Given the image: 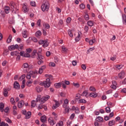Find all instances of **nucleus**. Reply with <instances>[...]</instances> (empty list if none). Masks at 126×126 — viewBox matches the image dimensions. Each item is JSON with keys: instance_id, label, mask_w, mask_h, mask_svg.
<instances>
[{"instance_id": "35", "label": "nucleus", "mask_w": 126, "mask_h": 126, "mask_svg": "<svg viewBox=\"0 0 126 126\" xmlns=\"http://www.w3.org/2000/svg\"><path fill=\"white\" fill-rule=\"evenodd\" d=\"M19 53L17 51H14L12 52H11V56H18V54Z\"/></svg>"}, {"instance_id": "2", "label": "nucleus", "mask_w": 126, "mask_h": 126, "mask_svg": "<svg viewBox=\"0 0 126 126\" xmlns=\"http://www.w3.org/2000/svg\"><path fill=\"white\" fill-rule=\"evenodd\" d=\"M50 8V3L48 1H44L41 5L42 11H48Z\"/></svg>"}, {"instance_id": "20", "label": "nucleus", "mask_w": 126, "mask_h": 126, "mask_svg": "<svg viewBox=\"0 0 126 126\" xmlns=\"http://www.w3.org/2000/svg\"><path fill=\"white\" fill-rule=\"evenodd\" d=\"M31 118V112L28 111L25 115V119H30Z\"/></svg>"}, {"instance_id": "9", "label": "nucleus", "mask_w": 126, "mask_h": 126, "mask_svg": "<svg viewBox=\"0 0 126 126\" xmlns=\"http://www.w3.org/2000/svg\"><path fill=\"white\" fill-rule=\"evenodd\" d=\"M3 9L6 14H8V13H9V11H10V7H9L8 6H5Z\"/></svg>"}, {"instance_id": "28", "label": "nucleus", "mask_w": 126, "mask_h": 126, "mask_svg": "<svg viewBox=\"0 0 126 126\" xmlns=\"http://www.w3.org/2000/svg\"><path fill=\"white\" fill-rule=\"evenodd\" d=\"M62 53H63L64 54L66 53V52H67V48H66L64 46H62Z\"/></svg>"}, {"instance_id": "36", "label": "nucleus", "mask_w": 126, "mask_h": 126, "mask_svg": "<svg viewBox=\"0 0 126 126\" xmlns=\"http://www.w3.org/2000/svg\"><path fill=\"white\" fill-rule=\"evenodd\" d=\"M53 116H54V119L55 121H58V114H56L55 112L52 113Z\"/></svg>"}, {"instance_id": "45", "label": "nucleus", "mask_w": 126, "mask_h": 126, "mask_svg": "<svg viewBox=\"0 0 126 126\" xmlns=\"http://www.w3.org/2000/svg\"><path fill=\"white\" fill-rule=\"evenodd\" d=\"M90 91H92L93 92H95L96 89H95V87L91 86L90 87Z\"/></svg>"}, {"instance_id": "60", "label": "nucleus", "mask_w": 126, "mask_h": 126, "mask_svg": "<svg viewBox=\"0 0 126 126\" xmlns=\"http://www.w3.org/2000/svg\"><path fill=\"white\" fill-rule=\"evenodd\" d=\"M49 66H52V67H55L56 66V64L54 63H49Z\"/></svg>"}, {"instance_id": "44", "label": "nucleus", "mask_w": 126, "mask_h": 126, "mask_svg": "<svg viewBox=\"0 0 126 126\" xmlns=\"http://www.w3.org/2000/svg\"><path fill=\"white\" fill-rule=\"evenodd\" d=\"M105 111L107 113H111V108L110 107L107 106L105 108Z\"/></svg>"}, {"instance_id": "46", "label": "nucleus", "mask_w": 126, "mask_h": 126, "mask_svg": "<svg viewBox=\"0 0 126 126\" xmlns=\"http://www.w3.org/2000/svg\"><path fill=\"white\" fill-rule=\"evenodd\" d=\"M36 106V104L35 103V100H33L32 101L31 107L34 108Z\"/></svg>"}, {"instance_id": "29", "label": "nucleus", "mask_w": 126, "mask_h": 126, "mask_svg": "<svg viewBox=\"0 0 126 126\" xmlns=\"http://www.w3.org/2000/svg\"><path fill=\"white\" fill-rule=\"evenodd\" d=\"M54 86L56 88H61L62 86V83H56L54 84Z\"/></svg>"}, {"instance_id": "7", "label": "nucleus", "mask_w": 126, "mask_h": 126, "mask_svg": "<svg viewBox=\"0 0 126 126\" xmlns=\"http://www.w3.org/2000/svg\"><path fill=\"white\" fill-rule=\"evenodd\" d=\"M48 123H49L50 126H54V125H56V121H54L53 117H50L48 119Z\"/></svg>"}, {"instance_id": "49", "label": "nucleus", "mask_w": 126, "mask_h": 126, "mask_svg": "<svg viewBox=\"0 0 126 126\" xmlns=\"http://www.w3.org/2000/svg\"><path fill=\"white\" fill-rule=\"evenodd\" d=\"M84 18H85V20H86V21H88V20L89 19V15H88V14H86L84 16Z\"/></svg>"}, {"instance_id": "41", "label": "nucleus", "mask_w": 126, "mask_h": 126, "mask_svg": "<svg viewBox=\"0 0 126 126\" xmlns=\"http://www.w3.org/2000/svg\"><path fill=\"white\" fill-rule=\"evenodd\" d=\"M56 126H63V122L62 121H59V123L56 124Z\"/></svg>"}, {"instance_id": "51", "label": "nucleus", "mask_w": 126, "mask_h": 126, "mask_svg": "<svg viewBox=\"0 0 126 126\" xmlns=\"http://www.w3.org/2000/svg\"><path fill=\"white\" fill-rule=\"evenodd\" d=\"M66 23L69 24L70 23V22H71V18L70 17H68L66 19Z\"/></svg>"}, {"instance_id": "57", "label": "nucleus", "mask_w": 126, "mask_h": 126, "mask_svg": "<svg viewBox=\"0 0 126 126\" xmlns=\"http://www.w3.org/2000/svg\"><path fill=\"white\" fill-rule=\"evenodd\" d=\"M122 18L123 19V21L124 22H125V23L126 24V15H122Z\"/></svg>"}, {"instance_id": "40", "label": "nucleus", "mask_w": 126, "mask_h": 126, "mask_svg": "<svg viewBox=\"0 0 126 126\" xmlns=\"http://www.w3.org/2000/svg\"><path fill=\"white\" fill-rule=\"evenodd\" d=\"M80 40V33H78L77 36L75 38L76 42H78Z\"/></svg>"}, {"instance_id": "48", "label": "nucleus", "mask_w": 126, "mask_h": 126, "mask_svg": "<svg viewBox=\"0 0 126 126\" xmlns=\"http://www.w3.org/2000/svg\"><path fill=\"white\" fill-rule=\"evenodd\" d=\"M54 60H55V63H59V62H60V59L56 57L54 58Z\"/></svg>"}, {"instance_id": "43", "label": "nucleus", "mask_w": 126, "mask_h": 126, "mask_svg": "<svg viewBox=\"0 0 126 126\" xmlns=\"http://www.w3.org/2000/svg\"><path fill=\"white\" fill-rule=\"evenodd\" d=\"M68 34L70 37L72 38L73 37V34H72V32H71V30H68Z\"/></svg>"}, {"instance_id": "14", "label": "nucleus", "mask_w": 126, "mask_h": 126, "mask_svg": "<svg viewBox=\"0 0 126 126\" xmlns=\"http://www.w3.org/2000/svg\"><path fill=\"white\" fill-rule=\"evenodd\" d=\"M49 99H50V96L48 95H47L45 96H43L41 98V101L44 103V102H46V101L49 100Z\"/></svg>"}, {"instance_id": "30", "label": "nucleus", "mask_w": 126, "mask_h": 126, "mask_svg": "<svg viewBox=\"0 0 126 126\" xmlns=\"http://www.w3.org/2000/svg\"><path fill=\"white\" fill-rule=\"evenodd\" d=\"M12 39V35L11 34H10L9 36V37L7 39V44H9L11 42Z\"/></svg>"}, {"instance_id": "23", "label": "nucleus", "mask_w": 126, "mask_h": 126, "mask_svg": "<svg viewBox=\"0 0 126 126\" xmlns=\"http://www.w3.org/2000/svg\"><path fill=\"white\" fill-rule=\"evenodd\" d=\"M43 26L45 28V29H50V25L47 23H44L43 24Z\"/></svg>"}, {"instance_id": "5", "label": "nucleus", "mask_w": 126, "mask_h": 126, "mask_svg": "<svg viewBox=\"0 0 126 126\" xmlns=\"http://www.w3.org/2000/svg\"><path fill=\"white\" fill-rule=\"evenodd\" d=\"M23 72L28 73L29 71V65L28 63H25L23 64Z\"/></svg>"}, {"instance_id": "11", "label": "nucleus", "mask_w": 126, "mask_h": 126, "mask_svg": "<svg viewBox=\"0 0 126 126\" xmlns=\"http://www.w3.org/2000/svg\"><path fill=\"white\" fill-rule=\"evenodd\" d=\"M15 49H18V44L11 45L9 47V50L10 51H13V50H15Z\"/></svg>"}, {"instance_id": "18", "label": "nucleus", "mask_w": 126, "mask_h": 126, "mask_svg": "<svg viewBox=\"0 0 126 126\" xmlns=\"http://www.w3.org/2000/svg\"><path fill=\"white\" fill-rule=\"evenodd\" d=\"M3 108H4V103H3V102H0V111L2 113V112H3V111H4V109H3Z\"/></svg>"}, {"instance_id": "1", "label": "nucleus", "mask_w": 126, "mask_h": 126, "mask_svg": "<svg viewBox=\"0 0 126 126\" xmlns=\"http://www.w3.org/2000/svg\"><path fill=\"white\" fill-rule=\"evenodd\" d=\"M45 77H47L46 81H44L40 83L41 85H42L45 88H49L51 86V80H53V76L51 75H45Z\"/></svg>"}, {"instance_id": "26", "label": "nucleus", "mask_w": 126, "mask_h": 126, "mask_svg": "<svg viewBox=\"0 0 126 126\" xmlns=\"http://www.w3.org/2000/svg\"><path fill=\"white\" fill-rule=\"evenodd\" d=\"M87 95H88V92H87V91H84L81 94V96H82L83 97H87Z\"/></svg>"}, {"instance_id": "39", "label": "nucleus", "mask_w": 126, "mask_h": 126, "mask_svg": "<svg viewBox=\"0 0 126 126\" xmlns=\"http://www.w3.org/2000/svg\"><path fill=\"white\" fill-rule=\"evenodd\" d=\"M64 108V113L66 114V113H69V107L66 106V107H63Z\"/></svg>"}, {"instance_id": "58", "label": "nucleus", "mask_w": 126, "mask_h": 126, "mask_svg": "<svg viewBox=\"0 0 126 126\" xmlns=\"http://www.w3.org/2000/svg\"><path fill=\"white\" fill-rule=\"evenodd\" d=\"M80 7L81 9H84V8H85V5L84 4L82 3L80 5Z\"/></svg>"}, {"instance_id": "47", "label": "nucleus", "mask_w": 126, "mask_h": 126, "mask_svg": "<svg viewBox=\"0 0 126 126\" xmlns=\"http://www.w3.org/2000/svg\"><path fill=\"white\" fill-rule=\"evenodd\" d=\"M5 121H6V122L8 124H11V123H12V121H11V120L8 118H6Z\"/></svg>"}, {"instance_id": "33", "label": "nucleus", "mask_w": 126, "mask_h": 126, "mask_svg": "<svg viewBox=\"0 0 126 126\" xmlns=\"http://www.w3.org/2000/svg\"><path fill=\"white\" fill-rule=\"evenodd\" d=\"M41 35H42V32H41V31H37L35 32L36 37H39V36H41Z\"/></svg>"}, {"instance_id": "6", "label": "nucleus", "mask_w": 126, "mask_h": 126, "mask_svg": "<svg viewBox=\"0 0 126 126\" xmlns=\"http://www.w3.org/2000/svg\"><path fill=\"white\" fill-rule=\"evenodd\" d=\"M54 102H55V105L52 106V108L53 110H56L57 108L60 106V103H59V101L56 100V99L54 100Z\"/></svg>"}, {"instance_id": "8", "label": "nucleus", "mask_w": 126, "mask_h": 126, "mask_svg": "<svg viewBox=\"0 0 126 126\" xmlns=\"http://www.w3.org/2000/svg\"><path fill=\"white\" fill-rule=\"evenodd\" d=\"M118 76L120 79H123L126 76V73L124 71H122L120 73L118 74Z\"/></svg>"}, {"instance_id": "37", "label": "nucleus", "mask_w": 126, "mask_h": 126, "mask_svg": "<svg viewBox=\"0 0 126 126\" xmlns=\"http://www.w3.org/2000/svg\"><path fill=\"white\" fill-rule=\"evenodd\" d=\"M25 77H26V75L25 74L22 75L19 79V81H22V80H23Z\"/></svg>"}, {"instance_id": "25", "label": "nucleus", "mask_w": 126, "mask_h": 126, "mask_svg": "<svg viewBox=\"0 0 126 126\" xmlns=\"http://www.w3.org/2000/svg\"><path fill=\"white\" fill-rule=\"evenodd\" d=\"M115 124H116V121L115 120H111L109 122L108 126H114V125H115Z\"/></svg>"}, {"instance_id": "24", "label": "nucleus", "mask_w": 126, "mask_h": 126, "mask_svg": "<svg viewBox=\"0 0 126 126\" xmlns=\"http://www.w3.org/2000/svg\"><path fill=\"white\" fill-rule=\"evenodd\" d=\"M95 42H96V39H95V38L91 39L89 41V45H90L91 46H92V45H93V44H94V43H95Z\"/></svg>"}, {"instance_id": "34", "label": "nucleus", "mask_w": 126, "mask_h": 126, "mask_svg": "<svg viewBox=\"0 0 126 126\" xmlns=\"http://www.w3.org/2000/svg\"><path fill=\"white\" fill-rule=\"evenodd\" d=\"M10 102L11 104H12V105H15V104H16L15 100H14V98H13V97H11L10 99Z\"/></svg>"}, {"instance_id": "53", "label": "nucleus", "mask_w": 126, "mask_h": 126, "mask_svg": "<svg viewBox=\"0 0 126 126\" xmlns=\"http://www.w3.org/2000/svg\"><path fill=\"white\" fill-rule=\"evenodd\" d=\"M32 83H33V82L32 81L29 80V81H28L27 82L26 84H27V85L28 86L30 87L31 86L30 85V84H32Z\"/></svg>"}, {"instance_id": "55", "label": "nucleus", "mask_w": 126, "mask_h": 126, "mask_svg": "<svg viewBox=\"0 0 126 126\" xmlns=\"http://www.w3.org/2000/svg\"><path fill=\"white\" fill-rule=\"evenodd\" d=\"M24 57L25 58H30V54L28 53H25Z\"/></svg>"}, {"instance_id": "3", "label": "nucleus", "mask_w": 126, "mask_h": 126, "mask_svg": "<svg viewBox=\"0 0 126 126\" xmlns=\"http://www.w3.org/2000/svg\"><path fill=\"white\" fill-rule=\"evenodd\" d=\"M10 6H11L12 12H14V13H16V11L18 10V8H17V6L15 4L13 1H11L9 4Z\"/></svg>"}, {"instance_id": "62", "label": "nucleus", "mask_w": 126, "mask_h": 126, "mask_svg": "<svg viewBox=\"0 0 126 126\" xmlns=\"http://www.w3.org/2000/svg\"><path fill=\"white\" fill-rule=\"evenodd\" d=\"M26 52H27V53H28V54H30V53L32 52V49H31V48L27 49L26 50Z\"/></svg>"}, {"instance_id": "61", "label": "nucleus", "mask_w": 126, "mask_h": 126, "mask_svg": "<svg viewBox=\"0 0 126 126\" xmlns=\"http://www.w3.org/2000/svg\"><path fill=\"white\" fill-rule=\"evenodd\" d=\"M116 68H118V69H121V68H123V65H117Z\"/></svg>"}, {"instance_id": "12", "label": "nucleus", "mask_w": 126, "mask_h": 126, "mask_svg": "<svg viewBox=\"0 0 126 126\" xmlns=\"http://www.w3.org/2000/svg\"><path fill=\"white\" fill-rule=\"evenodd\" d=\"M29 72L31 75V77H32V78H35V77L37 76V73L36 72L30 71Z\"/></svg>"}, {"instance_id": "10", "label": "nucleus", "mask_w": 126, "mask_h": 126, "mask_svg": "<svg viewBox=\"0 0 126 126\" xmlns=\"http://www.w3.org/2000/svg\"><path fill=\"white\" fill-rule=\"evenodd\" d=\"M68 104H69V101H68V99H65L64 100V102L63 104V108H66V107H68Z\"/></svg>"}, {"instance_id": "17", "label": "nucleus", "mask_w": 126, "mask_h": 126, "mask_svg": "<svg viewBox=\"0 0 126 126\" xmlns=\"http://www.w3.org/2000/svg\"><path fill=\"white\" fill-rule=\"evenodd\" d=\"M14 88L15 89H19L20 88V86L19 85V83L17 82H15L14 83Z\"/></svg>"}, {"instance_id": "56", "label": "nucleus", "mask_w": 126, "mask_h": 126, "mask_svg": "<svg viewBox=\"0 0 126 126\" xmlns=\"http://www.w3.org/2000/svg\"><path fill=\"white\" fill-rule=\"evenodd\" d=\"M43 108H44V105L39 104L37 107V109L38 110H41V109H43Z\"/></svg>"}, {"instance_id": "4", "label": "nucleus", "mask_w": 126, "mask_h": 126, "mask_svg": "<svg viewBox=\"0 0 126 126\" xmlns=\"http://www.w3.org/2000/svg\"><path fill=\"white\" fill-rule=\"evenodd\" d=\"M45 59V57L44 56L40 55V53H37V60H38L37 62L38 64H42L43 63H44V61H43V60Z\"/></svg>"}, {"instance_id": "31", "label": "nucleus", "mask_w": 126, "mask_h": 126, "mask_svg": "<svg viewBox=\"0 0 126 126\" xmlns=\"http://www.w3.org/2000/svg\"><path fill=\"white\" fill-rule=\"evenodd\" d=\"M36 90L37 92H38V93H39V92H41V91H43V88L37 86L36 87Z\"/></svg>"}, {"instance_id": "38", "label": "nucleus", "mask_w": 126, "mask_h": 126, "mask_svg": "<svg viewBox=\"0 0 126 126\" xmlns=\"http://www.w3.org/2000/svg\"><path fill=\"white\" fill-rule=\"evenodd\" d=\"M86 100L84 99H80L79 101H78V103H82L83 104H85V103H86Z\"/></svg>"}, {"instance_id": "27", "label": "nucleus", "mask_w": 126, "mask_h": 126, "mask_svg": "<svg viewBox=\"0 0 126 126\" xmlns=\"http://www.w3.org/2000/svg\"><path fill=\"white\" fill-rule=\"evenodd\" d=\"M22 36L24 38L27 37V31L26 30H25L22 32Z\"/></svg>"}, {"instance_id": "50", "label": "nucleus", "mask_w": 126, "mask_h": 126, "mask_svg": "<svg viewBox=\"0 0 126 126\" xmlns=\"http://www.w3.org/2000/svg\"><path fill=\"white\" fill-rule=\"evenodd\" d=\"M31 5H32V6H36V2L34 1H31Z\"/></svg>"}, {"instance_id": "63", "label": "nucleus", "mask_w": 126, "mask_h": 126, "mask_svg": "<svg viewBox=\"0 0 126 126\" xmlns=\"http://www.w3.org/2000/svg\"><path fill=\"white\" fill-rule=\"evenodd\" d=\"M26 77H27V79H31V75H30V72L27 75Z\"/></svg>"}, {"instance_id": "52", "label": "nucleus", "mask_w": 126, "mask_h": 126, "mask_svg": "<svg viewBox=\"0 0 126 126\" xmlns=\"http://www.w3.org/2000/svg\"><path fill=\"white\" fill-rule=\"evenodd\" d=\"M73 85L74 86H75V87H76V88H79L80 85H79V84L78 83H73Z\"/></svg>"}, {"instance_id": "32", "label": "nucleus", "mask_w": 126, "mask_h": 126, "mask_svg": "<svg viewBox=\"0 0 126 126\" xmlns=\"http://www.w3.org/2000/svg\"><path fill=\"white\" fill-rule=\"evenodd\" d=\"M95 121L96 122H103V118H102L100 116H98L96 119H95Z\"/></svg>"}, {"instance_id": "22", "label": "nucleus", "mask_w": 126, "mask_h": 126, "mask_svg": "<svg viewBox=\"0 0 126 126\" xmlns=\"http://www.w3.org/2000/svg\"><path fill=\"white\" fill-rule=\"evenodd\" d=\"M87 25L90 27H92L94 25V22L93 21L89 20L87 22Z\"/></svg>"}, {"instance_id": "19", "label": "nucleus", "mask_w": 126, "mask_h": 126, "mask_svg": "<svg viewBox=\"0 0 126 126\" xmlns=\"http://www.w3.org/2000/svg\"><path fill=\"white\" fill-rule=\"evenodd\" d=\"M8 92H7V89H3V94L4 97H7L8 96Z\"/></svg>"}, {"instance_id": "15", "label": "nucleus", "mask_w": 126, "mask_h": 126, "mask_svg": "<svg viewBox=\"0 0 126 126\" xmlns=\"http://www.w3.org/2000/svg\"><path fill=\"white\" fill-rule=\"evenodd\" d=\"M40 121L41 123H46V121H47L46 115H43L41 116L40 118Z\"/></svg>"}, {"instance_id": "54", "label": "nucleus", "mask_w": 126, "mask_h": 126, "mask_svg": "<svg viewBox=\"0 0 126 126\" xmlns=\"http://www.w3.org/2000/svg\"><path fill=\"white\" fill-rule=\"evenodd\" d=\"M107 105L108 106V107H110V108H112L113 107V103L111 102H108L107 103Z\"/></svg>"}, {"instance_id": "13", "label": "nucleus", "mask_w": 126, "mask_h": 126, "mask_svg": "<svg viewBox=\"0 0 126 126\" xmlns=\"http://www.w3.org/2000/svg\"><path fill=\"white\" fill-rule=\"evenodd\" d=\"M24 106V101L21 100L19 101L18 103V107L19 108V109H21Z\"/></svg>"}, {"instance_id": "21", "label": "nucleus", "mask_w": 126, "mask_h": 126, "mask_svg": "<svg viewBox=\"0 0 126 126\" xmlns=\"http://www.w3.org/2000/svg\"><path fill=\"white\" fill-rule=\"evenodd\" d=\"M48 46H49V42H48V40H44L43 42V44L42 45L43 48H47V47H48Z\"/></svg>"}, {"instance_id": "59", "label": "nucleus", "mask_w": 126, "mask_h": 126, "mask_svg": "<svg viewBox=\"0 0 126 126\" xmlns=\"http://www.w3.org/2000/svg\"><path fill=\"white\" fill-rule=\"evenodd\" d=\"M89 29V27L88 26H85L84 28L85 31L87 33L88 32V30Z\"/></svg>"}, {"instance_id": "64", "label": "nucleus", "mask_w": 126, "mask_h": 126, "mask_svg": "<svg viewBox=\"0 0 126 126\" xmlns=\"http://www.w3.org/2000/svg\"><path fill=\"white\" fill-rule=\"evenodd\" d=\"M61 85H62L63 88H66V85L64 84V82L62 81L61 83Z\"/></svg>"}, {"instance_id": "16", "label": "nucleus", "mask_w": 126, "mask_h": 126, "mask_svg": "<svg viewBox=\"0 0 126 126\" xmlns=\"http://www.w3.org/2000/svg\"><path fill=\"white\" fill-rule=\"evenodd\" d=\"M89 96L92 98H96L98 96V94L97 93H91L89 94Z\"/></svg>"}, {"instance_id": "42", "label": "nucleus", "mask_w": 126, "mask_h": 126, "mask_svg": "<svg viewBox=\"0 0 126 126\" xmlns=\"http://www.w3.org/2000/svg\"><path fill=\"white\" fill-rule=\"evenodd\" d=\"M23 9L25 12H27V11H28V8H27V6L26 5H24L23 6Z\"/></svg>"}]
</instances>
